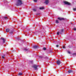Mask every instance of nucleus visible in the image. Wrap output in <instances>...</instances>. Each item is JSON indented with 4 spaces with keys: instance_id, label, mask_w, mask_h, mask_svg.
I'll use <instances>...</instances> for the list:
<instances>
[{
    "instance_id": "obj_25",
    "label": "nucleus",
    "mask_w": 76,
    "mask_h": 76,
    "mask_svg": "<svg viewBox=\"0 0 76 76\" xmlns=\"http://www.w3.org/2000/svg\"><path fill=\"white\" fill-rule=\"evenodd\" d=\"M59 32H58L57 33V35H59Z\"/></svg>"
},
{
    "instance_id": "obj_12",
    "label": "nucleus",
    "mask_w": 76,
    "mask_h": 76,
    "mask_svg": "<svg viewBox=\"0 0 76 76\" xmlns=\"http://www.w3.org/2000/svg\"><path fill=\"white\" fill-rule=\"evenodd\" d=\"M2 19L4 20L5 19V20H6V19H7V17H4L3 18H2Z\"/></svg>"
},
{
    "instance_id": "obj_19",
    "label": "nucleus",
    "mask_w": 76,
    "mask_h": 76,
    "mask_svg": "<svg viewBox=\"0 0 76 76\" xmlns=\"http://www.w3.org/2000/svg\"><path fill=\"white\" fill-rule=\"evenodd\" d=\"M43 50H47V48H43Z\"/></svg>"
},
{
    "instance_id": "obj_18",
    "label": "nucleus",
    "mask_w": 76,
    "mask_h": 76,
    "mask_svg": "<svg viewBox=\"0 0 76 76\" xmlns=\"http://www.w3.org/2000/svg\"><path fill=\"white\" fill-rule=\"evenodd\" d=\"M33 10L34 12H36L37 11V10L34 9H33Z\"/></svg>"
},
{
    "instance_id": "obj_13",
    "label": "nucleus",
    "mask_w": 76,
    "mask_h": 76,
    "mask_svg": "<svg viewBox=\"0 0 76 76\" xmlns=\"http://www.w3.org/2000/svg\"><path fill=\"white\" fill-rule=\"evenodd\" d=\"M9 31H10V29L7 28L6 29V32H9Z\"/></svg>"
},
{
    "instance_id": "obj_4",
    "label": "nucleus",
    "mask_w": 76,
    "mask_h": 76,
    "mask_svg": "<svg viewBox=\"0 0 76 76\" xmlns=\"http://www.w3.org/2000/svg\"><path fill=\"white\" fill-rule=\"evenodd\" d=\"M1 39L2 40L3 44H4L5 43V42H6V40H5L4 38L3 37H1Z\"/></svg>"
},
{
    "instance_id": "obj_10",
    "label": "nucleus",
    "mask_w": 76,
    "mask_h": 76,
    "mask_svg": "<svg viewBox=\"0 0 76 76\" xmlns=\"http://www.w3.org/2000/svg\"><path fill=\"white\" fill-rule=\"evenodd\" d=\"M14 31H15V30H14V29H12L10 31V33L11 34H12V33H13Z\"/></svg>"
},
{
    "instance_id": "obj_2",
    "label": "nucleus",
    "mask_w": 76,
    "mask_h": 76,
    "mask_svg": "<svg viewBox=\"0 0 76 76\" xmlns=\"http://www.w3.org/2000/svg\"><path fill=\"white\" fill-rule=\"evenodd\" d=\"M38 66L36 64H34L33 65L32 67H34V69L36 70L38 69Z\"/></svg>"
},
{
    "instance_id": "obj_16",
    "label": "nucleus",
    "mask_w": 76,
    "mask_h": 76,
    "mask_svg": "<svg viewBox=\"0 0 76 76\" xmlns=\"http://www.w3.org/2000/svg\"><path fill=\"white\" fill-rule=\"evenodd\" d=\"M18 75H23V74H22V73L21 72H19V73H18Z\"/></svg>"
},
{
    "instance_id": "obj_14",
    "label": "nucleus",
    "mask_w": 76,
    "mask_h": 76,
    "mask_svg": "<svg viewBox=\"0 0 76 76\" xmlns=\"http://www.w3.org/2000/svg\"><path fill=\"white\" fill-rule=\"evenodd\" d=\"M23 50H24V51H29V49H27L26 48H24V49H23Z\"/></svg>"
},
{
    "instance_id": "obj_20",
    "label": "nucleus",
    "mask_w": 76,
    "mask_h": 76,
    "mask_svg": "<svg viewBox=\"0 0 76 76\" xmlns=\"http://www.w3.org/2000/svg\"><path fill=\"white\" fill-rule=\"evenodd\" d=\"M34 2H37L38 1L37 0H33Z\"/></svg>"
},
{
    "instance_id": "obj_5",
    "label": "nucleus",
    "mask_w": 76,
    "mask_h": 76,
    "mask_svg": "<svg viewBox=\"0 0 76 76\" xmlns=\"http://www.w3.org/2000/svg\"><path fill=\"white\" fill-rule=\"evenodd\" d=\"M58 19L59 20H64L65 18H58Z\"/></svg>"
},
{
    "instance_id": "obj_7",
    "label": "nucleus",
    "mask_w": 76,
    "mask_h": 76,
    "mask_svg": "<svg viewBox=\"0 0 76 76\" xmlns=\"http://www.w3.org/2000/svg\"><path fill=\"white\" fill-rule=\"evenodd\" d=\"M56 63L58 65H60V64L62 63V62H60V60H58V61H57Z\"/></svg>"
},
{
    "instance_id": "obj_26",
    "label": "nucleus",
    "mask_w": 76,
    "mask_h": 76,
    "mask_svg": "<svg viewBox=\"0 0 76 76\" xmlns=\"http://www.w3.org/2000/svg\"><path fill=\"white\" fill-rule=\"evenodd\" d=\"M2 58H4V59L5 58V57H4V56H2Z\"/></svg>"
},
{
    "instance_id": "obj_27",
    "label": "nucleus",
    "mask_w": 76,
    "mask_h": 76,
    "mask_svg": "<svg viewBox=\"0 0 76 76\" xmlns=\"http://www.w3.org/2000/svg\"><path fill=\"white\" fill-rule=\"evenodd\" d=\"M72 54L73 55H75V56H76V53H73Z\"/></svg>"
},
{
    "instance_id": "obj_34",
    "label": "nucleus",
    "mask_w": 76,
    "mask_h": 76,
    "mask_svg": "<svg viewBox=\"0 0 76 76\" xmlns=\"http://www.w3.org/2000/svg\"><path fill=\"white\" fill-rule=\"evenodd\" d=\"M5 56H6V55H4V57H5Z\"/></svg>"
},
{
    "instance_id": "obj_21",
    "label": "nucleus",
    "mask_w": 76,
    "mask_h": 76,
    "mask_svg": "<svg viewBox=\"0 0 76 76\" xmlns=\"http://www.w3.org/2000/svg\"><path fill=\"white\" fill-rule=\"evenodd\" d=\"M68 47L69 48H71V46H70V45H69L68 46Z\"/></svg>"
},
{
    "instance_id": "obj_11",
    "label": "nucleus",
    "mask_w": 76,
    "mask_h": 76,
    "mask_svg": "<svg viewBox=\"0 0 76 76\" xmlns=\"http://www.w3.org/2000/svg\"><path fill=\"white\" fill-rule=\"evenodd\" d=\"M68 72L69 73H73V71L72 70H69L68 71Z\"/></svg>"
},
{
    "instance_id": "obj_24",
    "label": "nucleus",
    "mask_w": 76,
    "mask_h": 76,
    "mask_svg": "<svg viewBox=\"0 0 76 76\" xmlns=\"http://www.w3.org/2000/svg\"><path fill=\"white\" fill-rule=\"evenodd\" d=\"M73 10L74 11H76V9L75 8H73Z\"/></svg>"
},
{
    "instance_id": "obj_33",
    "label": "nucleus",
    "mask_w": 76,
    "mask_h": 76,
    "mask_svg": "<svg viewBox=\"0 0 76 76\" xmlns=\"http://www.w3.org/2000/svg\"><path fill=\"white\" fill-rule=\"evenodd\" d=\"M36 15H39V14H37Z\"/></svg>"
},
{
    "instance_id": "obj_23",
    "label": "nucleus",
    "mask_w": 76,
    "mask_h": 76,
    "mask_svg": "<svg viewBox=\"0 0 76 76\" xmlns=\"http://www.w3.org/2000/svg\"><path fill=\"white\" fill-rule=\"evenodd\" d=\"M30 63H31V64H33V61H30Z\"/></svg>"
},
{
    "instance_id": "obj_3",
    "label": "nucleus",
    "mask_w": 76,
    "mask_h": 76,
    "mask_svg": "<svg viewBox=\"0 0 76 76\" xmlns=\"http://www.w3.org/2000/svg\"><path fill=\"white\" fill-rule=\"evenodd\" d=\"M64 3L65 4H67V5H71V3L67 1H65L64 2Z\"/></svg>"
},
{
    "instance_id": "obj_1",
    "label": "nucleus",
    "mask_w": 76,
    "mask_h": 76,
    "mask_svg": "<svg viewBox=\"0 0 76 76\" xmlns=\"http://www.w3.org/2000/svg\"><path fill=\"white\" fill-rule=\"evenodd\" d=\"M22 4H23V3H22V1L20 0H18V1H17V3L16 4V5L17 6H20L22 5Z\"/></svg>"
},
{
    "instance_id": "obj_30",
    "label": "nucleus",
    "mask_w": 76,
    "mask_h": 76,
    "mask_svg": "<svg viewBox=\"0 0 76 76\" xmlns=\"http://www.w3.org/2000/svg\"><path fill=\"white\" fill-rule=\"evenodd\" d=\"M50 53H53V51H52V50H51V51H50Z\"/></svg>"
},
{
    "instance_id": "obj_17",
    "label": "nucleus",
    "mask_w": 76,
    "mask_h": 76,
    "mask_svg": "<svg viewBox=\"0 0 76 76\" xmlns=\"http://www.w3.org/2000/svg\"><path fill=\"white\" fill-rule=\"evenodd\" d=\"M56 23H59V22H58V20H56Z\"/></svg>"
},
{
    "instance_id": "obj_9",
    "label": "nucleus",
    "mask_w": 76,
    "mask_h": 76,
    "mask_svg": "<svg viewBox=\"0 0 76 76\" xmlns=\"http://www.w3.org/2000/svg\"><path fill=\"white\" fill-rule=\"evenodd\" d=\"M44 3H45L46 4H48L49 3V1L48 0H46L44 2Z\"/></svg>"
},
{
    "instance_id": "obj_28",
    "label": "nucleus",
    "mask_w": 76,
    "mask_h": 76,
    "mask_svg": "<svg viewBox=\"0 0 76 76\" xmlns=\"http://www.w3.org/2000/svg\"><path fill=\"white\" fill-rule=\"evenodd\" d=\"M68 53L69 54H70V51H68Z\"/></svg>"
},
{
    "instance_id": "obj_31",
    "label": "nucleus",
    "mask_w": 76,
    "mask_h": 76,
    "mask_svg": "<svg viewBox=\"0 0 76 76\" xmlns=\"http://www.w3.org/2000/svg\"><path fill=\"white\" fill-rule=\"evenodd\" d=\"M56 47H58V45H56Z\"/></svg>"
},
{
    "instance_id": "obj_8",
    "label": "nucleus",
    "mask_w": 76,
    "mask_h": 76,
    "mask_svg": "<svg viewBox=\"0 0 76 76\" xmlns=\"http://www.w3.org/2000/svg\"><path fill=\"white\" fill-rule=\"evenodd\" d=\"M63 32H64V29H61V31L59 32V34H61V35H62V33H63Z\"/></svg>"
},
{
    "instance_id": "obj_15",
    "label": "nucleus",
    "mask_w": 76,
    "mask_h": 76,
    "mask_svg": "<svg viewBox=\"0 0 76 76\" xmlns=\"http://www.w3.org/2000/svg\"><path fill=\"white\" fill-rule=\"evenodd\" d=\"M39 9L40 10H43V9H44V7H42L39 8Z\"/></svg>"
},
{
    "instance_id": "obj_22",
    "label": "nucleus",
    "mask_w": 76,
    "mask_h": 76,
    "mask_svg": "<svg viewBox=\"0 0 76 76\" xmlns=\"http://www.w3.org/2000/svg\"><path fill=\"white\" fill-rule=\"evenodd\" d=\"M39 57L40 58H43V57L42 56H39Z\"/></svg>"
},
{
    "instance_id": "obj_6",
    "label": "nucleus",
    "mask_w": 76,
    "mask_h": 76,
    "mask_svg": "<svg viewBox=\"0 0 76 76\" xmlns=\"http://www.w3.org/2000/svg\"><path fill=\"white\" fill-rule=\"evenodd\" d=\"M33 48L34 49H37V48H39V46L37 45H35L33 46Z\"/></svg>"
},
{
    "instance_id": "obj_29",
    "label": "nucleus",
    "mask_w": 76,
    "mask_h": 76,
    "mask_svg": "<svg viewBox=\"0 0 76 76\" xmlns=\"http://www.w3.org/2000/svg\"><path fill=\"white\" fill-rule=\"evenodd\" d=\"M74 31H76V28H74Z\"/></svg>"
},
{
    "instance_id": "obj_32",
    "label": "nucleus",
    "mask_w": 76,
    "mask_h": 76,
    "mask_svg": "<svg viewBox=\"0 0 76 76\" xmlns=\"http://www.w3.org/2000/svg\"><path fill=\"white\" fill-rule=\"evenodd\" d=\"M63 48H65V46H63Z\"/></svg>"
}]
</instances>
